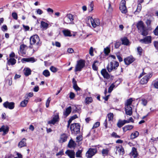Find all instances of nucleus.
Masks as SVG:
<instances>
[{"label": "nucleus", "mask_w": 158, "mask_h": 158, "mask_svg": "<svg viewBox=\"0 0 158 158\" xmlns=\"http://www.w3.org/2000/svg\"><path fill=\"white\" fill-rule=\"evenodd\" d=\"M30 40V45L29 48H33L34 50H37L41 44L39 37L37 35H34L31 37Z\"/></svg>", "instance_id": "f257e3e1"}, {"label": "nucleus", "mask_w": 158, "mask_h": 158, "mask_svg": "<svg viewBox=\"0 0 158 158\" xmlns=\"http://www.w3.org/2000/svg\"><path fill=\"white\" fill-rule=\"evenodd\" d=\"M118 65L119 63L118 62L113 60L108 64L106 69L109 72H110L116 70Z\"/></svg>", "instance_id": "f03ea898"}, {"label": "nucleus", "mask_w": 158, "mask_h": 158, "mask_svg": "<svg viewBox=\"0 0 158 158\" xmlns=\"http://www.w3.org/2000/svg\"><path fill=\"white\" fill-rule=\"evenodd\" d=\"M70 128L72 133L77 134L80 132V126L77 123H73L71 124Z\"/></svg>", "instance_id": "7ed1b4c3"}, {"label": "nucleus", "mask_w": 158, "mask_h": 158, "mask_svg": "<svg viewBox=\"0 0 158 158\" xmlns=\"http://www.w3.org/2000/svg\"><path fill=\"white\" fill-rule=\"evenodd\" d=\"M88 22H90L92 27L95 28L99 25L100 20L98 19H93L92 17H89L88 18Z\"/></svg>", "instance_id": "20e7f679"}, {"label": "nucleus", "mask_w": 158, "mask_h": 158, "mask_svg": "<svg viewBox=\"0 0 158 158\" xmlns=\"http://www.w3.org/2000/svg\"><path fill=\"white\" fill-rule=\"evenodd\" d=\"M85 65V61L83 60H80L77 61V64L76 66L75 71H81Z\"/></svg>", "instance_id": "39448f33"}, {"label": "nucleus", "mask_w": 158, "mask_h": 158, "mask_svg": "<svg viewBox=\"0 0 158 158\" xmlns=\"http://www.w3.org/2000/svg\"><path fill=\"white\" fill-rule=\"evenodd\" d=\"M119 9L123 13L125 14L127 12V10L126 6V1L125 0L121 1L120 4Z\"/></svg>", "instance_id": "423d86ee"}, {"label": "nucleus", "mask_w": 158, "mask_h": 158, "mask_svg": "<svg viewBox=\"0 0 158 158\" xmlns=\"http://www.w3.org/2000/svg\"><path fill=\"white\" fill-rule=\"evenodd\" d=\"M97 151L95 148H90L86 153V156L87 158L92 157L96 153Z\"/></svg>", "instance_id": "0eeeda50"}, {"label": "nucleus", "mask_w": 158, "mask_h": 158, "mask_svg": "<svg viewBox=\"0 0 158 158\" xmlns=\"http://www.w3.org/2000/svg\"><path fill=\"white\" fill-rule=\"evenodd\" d=\"M3 106L5 108L12 110L15 107V103L13 102H9L6 101L3 103Z\"/></svg>", "instance_id": "6e6552de"}, {"label": "nucleus", "mask_w": 158, "mask_h": 158, "mask_svg": "<svg viewBox=\"0 0 158 158\" xmlns=\"http://www.w3.org/2000/svg\"><path fill=\"white\" fill-rule=\"evenodd\" d=\"M152 76L151 74L144 76L140 81V83L142 84H144L147 83L149 79Z\"/></svg>", "instance_id": "1a4fd4ad"}, {"label": "nucleus", "mask_w": 158, "mask_h": 158, "mask_svg": "<svg viewBox=\"0 0 158 158\" xmlns=\"http://www.w3.org/2000/svg\"><path fill=\"white\" fill-rule=\"evenodd\" d=\"M59 115L56 114L53 116L52 119L48 122L49 124H54L56 122L59 121Z\"/></svg>", "instance_id": "9d476101"}, {"label": "nucleus", "mask_w": 158, "mask_h": 158, "mask_svg": "<svg viewBox=\"0 0 158 158\" xmlns=\"http://www.w3.org/2000/svg\"><path fill=\"white\" fill-rule=\"evenodd\" d=\"M143 2V0H138V2L139 3L138 4L136 10H135L134 13L135 15H138L141 11L142 9V6L141 4Z\"/></svg>", "instance_id": "9b49d317"}, {"label": "nucleus", "mask_w": 158, "mask_h": 158, "mask_svg": "<svg viewBox=\"0 0 158 158\" xmlns=\"http://www.w3.org/2000/svg\"><path fill=\"white\" fill-rule=\"evenodd\" d=\"M135 59L132 56H130L124 59V61L126 64L129 65L135 60Z\"/></svg>", "instance_id": "f8f14e48"}, {"label": "nucleus", "mask_w": 158, "mask_h": 158, "mask_svg": "<svg viewBox=\"0 0 158 158\" xmlns=\"http://www.w3.org/2000/svg\"><path fill=\"white\" fill-rule=\"evenodd\" d=\"M9 128L7 126L3 125L0 128V132L3 131L2 135H5L8 132Z\"/></svg>", "instance_id": "ddd939ff"}, {"label": "nucleus", "mask_w": 158, "mask_h": 158, "mask_svg": "<svg viewBox=\"0 0 158 158\" xmlns=\"http://www.w3.org/2000/svg\"><path fill=\"white\" fill-rule=\"evenodd\" d=\"M151 37L150 36H148L143 39L140 40V41L142 43L147 44L151 43Z\"/></svg>", "instance_id": "4468645a"}, {"label": "nucleus", "mask_w": 158, "mask_h": 158, "mask_svg": "<svg viewBox=\"0 0 158 158\" xmlns=\"http://www.w3.org/2000/svg\"><path fill=\"white\" fill-rule=\"evenodd\" d=\"M116 153L119 155H123L124 154V150L123 147L121 146L117 147Z\"/></svg>", "instance_id": "2eb2a0df"}, {"label": "nucleus", "mask_w": 158, "mask_h": 158, "mask_svg": "<svg viewBox=\"0 0 158 158\" xmlns=\"http://www.w3.org/2000/svg\"><path fill=\"white\" fill-rule=\"evenodd\" d=\"M65 153L70 158H75V152L73 150H67L65 152Z\"/></svg>", "instance_id": "dca6fc26"}, {"label": "nucleus", "mask_w": 158, "mask_h": 158, "mask_svg": "<svg viewBox=\"0 0 158 158\" xmlns=\"http://www.w3.org/2000/svg\"><path fill=\"white\" fill-rule=\"evenodd\" d=\"M130 154L131 156H133L134 158H135L138 156L136 149L134 147H133L132 149V151L131 152Z\"/></svg>", "instance_id": "f3484780"}, {"label": "nucleus", "mask_w": 158, "mask_h": 158, "mask_svg": "<svg viewBox=\"0 0 158 158\" xmlns=\"http://www.w3.org/2000/svg\"><path fill=\"white\" fill-rule=\"evenodd\" d=\"M125 109L126 114L129 115H131L132 113L131 107L130 106H125Z\"/></svg>", "instance_id": "a211bd4d"}, {"label": "nucleus", "mask_w": 158, "mask_h": 158, "mask_svg": "<svg viewBox=\"0 0 158 158\" xmlns=\"http://www.w3.org/2000/svg\"><path fill=\"white\" fill-rule=\"evenodd\" d=\"M101 73L104 78L109 79L110 76L105 69H103L101 71Z\"/></svg>", "instance_id": "6ab92c4d"}, {"label": "nucleus", "mask_w": 158, "mask_h": 158, "mask_svg": "<svg viewBox=\"0 0 158 158\" xmlns=\"http://www.w3.org/2000/svg\"><path fill=\"white\" fill-rule=\"evenodd\" d=\"M72 82L73 85V87L74 89L76 91L80 90V88L77 86V81L74 78L73 79Z\"/></svg>", "instance_id": "aec40b11"}, {"label": "nucleus", "mask_w": 158, "mask_h": 158, "mask_svg": "<svg viewBox=\"0 0 158 158\" xmlns=\"http://www.w3.org/2000/svg\"><path fill=\"white\" fill-rule=\"evenodd\" d=\"M122 44L126 46H128L130 44L129 40L127 37H124L121 39Z\"/></svg>", "instance_id": "412c9836"}, {"label": "nucleus", "mask_w": 158, "mask_h": 158, "mask_svg": "<svg viewBox=\"0 0 158 158\" xmlns=\"http://www.w3.org/2000/svg\"><path fill=\"white\" fill-rule=\"evenodd\" d=\"M26 139L24 138L22 139L19 143L18 146L19 148L26 146Z\"/></svg>", "instance_id": "4be33fe9"}, {"label": "nucleus", "mask_w": 158, "mask_h": 158, "mask_svg": "<svg viewBox=\"0 0 158 158\" xmlns=\"http://www.w3.org/2000/svg\"><path fill=\"white\" fill-rule=\"evenodd\" d=\"M67 135L65 134H64L61 135L59 140L60 142L63 143L65 142L67 140Z\"/></svg>", "instance_id": "5701e85b"}, {"label": "nucleus", "mask_w": 158, "mask_h": 158, "mask_svg": "<svg viewBox=\"0 0 158 158\" xmlns=\"http://www.w3.org/2000/svg\"><path fill=\"white\" fill-rule=\"evenodd\" d=\"M29 99L27 98H26V99L23 101H22L20 104V105L21 107H25L27 106V103H28Z\"/></svg>", "instance_id": "b1692460"}, {"label": "nucleus", "mask_w": 158, "mask_h": 158, "mask_svg": "<svg viewBox=\"0 0 158 158\" xmlns=\"http://www.w3.org/2000/svg\"><path fill=\"white\" fill-rule=\"evenodd\" d=\"M133 126L132 125H127L125 126L123 128V129L124 132H126V131L130 130L133 128Z\"/></svg>", "instance_id": "393cba45"}, {"label": "nucleus", "mask_w": 158, "mask_h": 158, "mask_svg": "<svg viewBox=\"0 0 158 158\" xmlns=\"http://www.w3.org/2000/svg\"><path fill=\"white\" fill-rule=\"evenodd\" d=\"M71 111V107L69 106L65 110L64 112V115L65 117L67 116L70 114Z\"/></svg>", "instance_id": "a878e982"}, {"label": "nucleus", "mask_w": 158, "mask_h": 158, "mask_svg": "<svg viewBox=\"0 0 158 158\" xmlns=\"http://www.w3.org/2000/svg\"><path fill=\"white\" fill-rule=\"evenodd\" d=\"M139 135V132L137 131L132 133L130 135V138L131 139H134L137 137Z\"/></svg>", "instance_id": "bb28decb"}, {"label": "nucleus", "mask_w": 158, "mask_h": 158, "mask_svg": "<svg viewBox=\"0 0 158 158\" xmlns=\"http://www.w3.org/2000/svg\"><path fill=\"white\" fill-rule=\"evenodd\" d=\"M137 27L138 28L139 30L140 31L142 29H143L145 27H144L143 25V22L142 21H140V22H139L138 23L137 25Z\"/></svg>", "instance_id": "cd10ccee"}, {"label": "nucleus", "mask_w": 158, "mask_h": 158, "mask_svg": "<svg viewBox=\"0 0 158 158\" xmlns=\"http://www.w3.org/2000/svg\"><path fill=\"white\" fill-rule=\"evenodd\" d=\"M31 69L28 68H26L24 69V74L25 76H27L30 75L31 72Z\"/></svg>", "instance_id": "c85d7f7f"}, {"label": "nucleus", "mask_w": 158, "mask_h": 158, "mask_svg": "<svg viewBox=\"0 0 158 158\" xmlns=\"http://www.w3.org/2000/svg\"><path fill=\"white\" fill-rule=\"evenodd\" d=\"M16 63V60L13 58H10L8 60V63L9 65H13Z\"/></svg>", "instance_id": "c756f323"}, {"label": "nucleus", "mask_w": 158, "mask_h": 158, "mask_svg": "<svg viewBox=\"0 0 158 158\" xmlns=\"http://www.w3.org/2000/svg\"><path fill=\"white\" fill-rule=\"evenodd\" d=\"M63 32L65 36H72L71 35V32L70 31L68 30H63Z\"/></svg>", "instance_id": "7c9ffc66"}, {"label": "nucleus", "mask_w": 158, "mask_h": 158, "mask_svg": "<svg viewBox=\"0 0 158 158\" xmlns=\"http://www.w3.org/2000/svg\"><path fill=\"white\" fill-rule=\"evenodd\" d=\"M133 100L132 98H130L127 100L125 104V106H130Z\"/></svg>", "instance_id": "2f4dec72"}, {"label": "nucleus", "mask_w": 158, "mask_h": 158, "mask_svg": "<svg viewBox=\"0 0 158 158\" xmlns=\"http://www.w3.org/2000/svg\"><path fill=\"white\" fill-rule=\"evenodd\" d=\"M141 34L143 36H146L148 34V31L145 27L140 31Z\"/></svg>", "instance_id": "473e14b6"}, {"label": "nucleus", "mask_w": 158, "mask_h": 158, "mask_svg": "<svg viewBox=\"0 0 158 158\" xmlns=\"http://www.w3.org/2000/svg\"><path fill=\"white\" fill-rule=\"evenodd\" d=\"M93 101L92 98L91 97H87L85 99V103L87 104H89Z\"/></svg>", "instance_id": "72a5a7b5"}, {"label": "nucleus", "mask_w": 158, "mask_h": 158, "mask_svg": "<svg viewBox=\"0 0 158 158\" xmlns=\"http://www.w3.org/2000/svg\"><path fill=\"white\" fill-rule=\"evenodd\" d=\"M41 25L42 27L45 29H46L47 28L48 25L47 23L43 21L41 22Z\"/></svg>", "instance_id": "f704fd0d"}, {"label": "nucleus", "mask_w": 158, "mask_h": 158, "mask_svg": "<svg viewBox=\"0 0 158 158\" xmlns=\"http://www.w3.org/2000/svg\"><path fill=\"white\" fill-rule=\"evenodd\" d=\"M137 51L138 54L140 56L142 55L143 52V50L140 47H138L137 48Z\"/></svg>", "instance_id": "c9c22d12"}, {"label": "nucleus", "mask_w": 158, "mask_h": 158, "mask_svg": "<svg viewBox=\"0 0 158 158\" xmlns=\"http://www.w3.org/2000/svg\"><path fill=\"white\" fill-rule=\"evenodd\" d=\"M98 63V61H95L94 62L92 65V68L94 70H97L98 69L97 64Z\"/></svg>", "instance_id": "e433bc0d"}, {"label": "nucleus", "mask_w": 158, "mask_h": 158, "mask_svg": "<svg viewBox=\"0 0 158 158\" xmlns=\"http://www.w3.org/2000/svg\"><path fill=\"white\" fill-rule=\"evenodd\" d=\"M109 150L108 148L103 149L102 152V154L103 156H106L108 155Z\"/></svg>", "instance_id": "4c0bfd02"}, {"label": "nucleus", "mask_w": 158, "mask_h": 158, "mask_svg": "<svg viewBox=\"0 0 158 158\" xmlns=\"http://www.w3.org/2000/svg\"><path fill=\"white\" fill-rule=\"evenodd\" d=\"M43 74L45 77H47L50 76V73L48 70H45L43 72Z\"/></svg>", "instance_id": "58836bf2"}, {"label": "nucleus", "mask_w": 158, "mask_h": 158, "mask_svg": "<svg viewBox=\"0 0 158 158\" xmlns=\"http://www.w3.org/2000/svg\"><path fill=\"white\" fill-rule=\"evenodd\" d=\"M68 147L70 148H72L74 147L75 143L73 140H71L69 141L68 143Z\"/></svg>", "instance_id": "ea45409f"}, {"label": "nucleus", "mask_w": 158, "mask_h": 158, "mask_svg": "<svg viewBox=\"0 0 158 158\" xmlns=\"http://www.w3.org/2000/svg\"><path fill=\"white\" fill-rule=\"evenodd\" d=\"M124 124V123H123V120H119L117 123V126L118 127L120 128Z\"/></svg>", "instance_id": "a19ab883"}, {"label": "nucleus", "mask_w": 158, "mask_h": 158, "mask_svg": "<svg viewBox=\"0 0 158 158\" xmlns=\"http://www.w3.org/2000/svg\"><path fill=\"white\" fill-rule=\"evenodd\" d=\"M113 113H110L107 115L109 121H112L113 119Z\"/></svg>", "instance_id": "79ce46f5"}, {"label": "nucleus", "mask_w": 158, "mask_h": 158, "mask_svg": "<svg viewBox=\"0 0 158 158\" xmlns=\"http://www.w3.org/2000/svg\"><path fill=\"white\" fill-rule=\"evenodd\" d=\"M152 85L156 89H158V81L155 80L153 83Z\"/></svg>", "instance_id": "37998d69"}, {"label": "nucleus", "mask_w": 158, "mask_h": 158, "mask_svg": "<svg viewBox=\"0 0 158 158\" xmlns=\"http://www.w3.org/2000/svg\"><path fill=\"white\" fill-rule=\"evenodd\" d=\"M82 152V150H78L76 153V156L77 157H81Z\"/></svg>", "instance_id": "c03bdc74"}, {"label": "nucleus", "mask_w": 158, "mask_h": 158, "mask_svg": "<svg viewBox=\"0 0 158 158\" xmlns=\"http://www.w3.org/2000/svg\"><path fill=\"white\" fill-rule=\"evenodd\" d=\"M94 3L93 2H91L89 5V11H92L93 10Z\"/></svg>", "instance_id": "a18cd8bd"}, {"label": "nucleus", "mask_w": 158, "mask_h": 158, "mask_svg": "<svg viewBox=\"0 0 158 158\" xmlns=\"http://www.w3.org/2000/svg\"><path fill=\"white\" fill-rule=\"evenodd\" d=\"M50 69L52 72L53 73H56L58 70V69L53 66H51L50 68Z\"/></svg>", "instance_id": "49530a36"}, {"label": "nucleus", "mask_w": 158, "mask_h": 158, "mask_svg": "<svg viewBox=\"0 0 158 158\" xmlns=\"http://www.w3.org/2000/svg\"><path fill=\"white\" fill-rule=\"evenodd\" d=\"M104 52L106 55H108L110 52V48L108 47L104 49Z\"/></svg>", "instance_id": "de8ad7c7"}, {"label": "nucleus", "mask_w": 158, "mask_h": 158, "mask_svg": "<svg viewBox=\"0 0 158 158\" xmlns=\"http://www.w3.org/2000/svg\"><path fill=\"white\" fill-rule=\"evenodd\" d=\"M114 86L115 85L113 84H112L109 88L108 90V93H110L113 90Z\"/></svg>", "instance_id": "09e8293b"}, {"label": "nucleus", "mask_w": 158, "mask_h": 158, "mask_svg": "<svg viewBox=\"0 0 158 158\" xmlns=\"http://www.w3.org/2000/svg\"><path fill=\"white\" fill-rule=\"evenodd\" d=\"M67 17L69 19L70 21H72L74 20V18L73 17V16L71 14H68L67 16Z\"/></svg>", "instance_id": "8fccbe9b"}, {"label": "nucleus", "mask_w": 158, "mask_h": 158, "mask_svg": "<svg viewBox=\"0 0 158 158\" xmlns=\"http://www.w3.org/2000/svg\"><path fill=\"white\" fill-rule=\"evenodd\" d=\"M111 136L112 137H114L115 138H120V136L117 135V133L115 132H113L111 135Z\"/></svg>", "instance_id": "3c124183"}, {"label": "nucleus", "mask_w": 158, "mask_h": 158, "mask_svg": "<svg viewBox=\"0 0 158 158\" xmlns=\"http://www.w3.org/2000/svg\"><path fill=\"white\" fill-rule=\"evenodd\" d=\"M12 17L15 20H17L18 19V15L15 12H13L12 13Z\"/></svg>", "instance_id": "603ef678"}, {"label": "nucleus", "mask_w": 158, "mask_h": 158, "mask_svg": "<svg viewBox=\"0 0 158 158\" xmlns=\"http://www.w3.org/2000/svg\"><path fill=\"white\" fill-rule=\"evenodd\" d=\"M51 100V99L50 97L48 98L47 100L46 103V107L48 108L49 107Z\"/></svg>", "instance_id": "864d4df0"}, {"label": "nucleus", "mask_w": 158, "mask_h": 158, "mask_svg": "<svg viewBox=\"0 0 158 158\" xmlns=\"http://www.w3.org/2000/svg\"><path fill=\"white\" fill-rule=\"evenodd\" d=\"M147 101L145 99H143L142 100V104L144 106H146L147 103Z\"/></svg>", "instance_id": "5fc2aeb1"}, {"label": "nucleus", "mask_w": 158, "mask_h": 158, "mask_svg": "<svg viewBox=\"0 0 158 158\" xmlns=\"http://www.w3.org/2000/svg\"><path fill=\"white\" fill-rule=\"evenodd\" d=\"M1 29L3 31H6L7 30V26L5 25H3L1 27Z\"/></svg>", "instance_id": "6e6d98bb"}, {"label": "nucleus", "mask_w": 158, "mask_h": 158, "mask_svg": "<svg viewBox=\"0 0 158 158\" xmlns=\"http://www.w3.org/2000/svg\"><path fill=\"white\" fill-rule=\"evenodd\" d=\"M100 125V123L99 122H96L93 125V129H94L98 127Z\"/></svg>", "instance_id": "4d7b16f0"}, {"label": "nucleus", "mask_w": 158, "mask_h": 158, "mask_svg": "<svg viewBox=\"0 0 158 158\" xmlns=\"http://www.w3.org/2000/svg\"><path fill=\"white\" fill-rule=\"evenodd\" d=\"M36 13L38 14L41 15L43 13V11L40 9H38L36 10Z\"/></svg>", "instance_id": "13d9d810"}, {"label": "nucleus", "mask_w": 158, "mask_h": 158, "mask_svg": "<svg viewBox=\"0 0 158 158\" xmlns=\"http://www.w3.org/2000/svg\"><path fill=\"white\" fill-rule=\"evenodd\" d=\"M64 154V151L63 150H61L59 152H58L56 154V156H62Z\"/></svg>", "instance_id": "bf43d9fd"}, {"label": "nucleus", "mask_w": 158, "mask_h": 158, "mask_svg": "<svg viewBox=\"0 0 158 158\" xmlns=\"http://www.w3.org/2000/svg\"><path fill=\"white\" fill-rule=\"evenodd\" d=\"M82 139V137L81 135H79L76 137L77 141L79 142Z\"/></svg>", "instance_id": "052dcab7"}, {"label": "nucleus", "mask_w": 158, "mask_h": 158, "mask_svg": "<svg viewBox=\"0 0 158 158\" xmlns=\"http://www.w3.org/2000/svg\"><path fill=\"white\" fill-rule=\"evenodd\" d=\"M33 96V93L32 92H30V93H29L28 94H26L25 96V97L26 96L27 97L26 98H28V97H32Z\"/></svg>", "instance_id": "680f3d73"}, {"label": "nucleus", "mask_w": 158, "mask_h": 158, "mask_svg": "<svg viewBox=\"0 0 158 158\" xmlns=\"http://www.w3.org/2000/svg\"><path fill=\"white\" fill-rule=\"evenodd\" d=\"M75 96L73 92H70V94L69 98L71 99H73Z\"/></svg>", "instance_id": "e2e57ef3"}, {"label": "nucleus", "mask_w": 158, "mask_h": 158, "mask_svg": "<svg viewBox=\"0 0 158 158\" xmlns=\"http://www.w3.org/2000/svg\"><path fill=\"white\" fill-rule=\"evenodd\" d=\"M93 48L92 47H91L89 49V54L90 55H91L92 56H93Z\"/></svg>", "instance_id": "0e129e2a"}, {"label": "nucleus", "mask_w": 158, "mask_h": 158, "mask_svg": "<svg viewBox=\"0 0 158 158\" xmlns=\"http://www.w3.org/2000/svg\"><path fill=\"white\" fill-rule=\"evenodd\" d=\"M29 62L33 63L36 61L35 59L33 57H30L29 58Z\"/></svg>", "instance_id": "69168bd1"}, {"label": "nucleus", "mask_w": 158, "mask_h": 158, "mask_svg": "<svg viewBox=\"0 0 158 158\" xmlns=\"http://www.w3.org/2000/svg\"><path fill=\"white\" fill-rule=\"evenodd\" d=\"M154 34L156 35H158V26L155 29L154 31Z\"/></svg>", "instance_id": "338daca9"}, {"label": "nucleus", "mask_w": 158, "mask_h": 158, "mask_svg": "<svg viewBox=\"0 0 158 158\" xmlns=\"http://www.w3.org/2000/svg\"><path fill=\"white\" fill-rule=\"evenodd\" d=\"M154 44L156 48L158 50V42L156 41H154Z\"/></svg>", "instance_id": "774afa93"}]
</instances>
